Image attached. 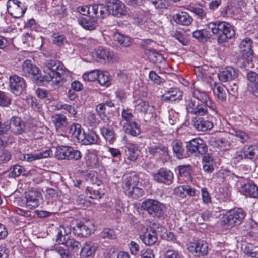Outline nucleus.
<instances>
[{"instance_id":"c9c22d12","label":"nucleus","mask_w":258,"mask_h":258,"mask_svg":"<svg viewBox=\"0 0 258 258\" xmlns=\"http://www.w3.org/2000/svg\"><path fill=\"white\" fill-rule=\"evenodd\" d=\"M51 152V150H46L37 153L26 154V161L31 162L36 160L47 158L50 156Z\"/></svg>"},{"instance_id":"72a5a7b5","label":"nucleus","mask_w":258,"mask_h":258,"mask_svg":"<svg viewBox=\"0 0 258 258\" xmlns=\"http://www.w3.org/2000/svg\"><path fill=\"white\" fill-rule=\"evenodd\" d=\"M122 127L126 134L133 136H137L141 133L139 125L135 121L123 124Z\"/></svg>"},{"instance_id":"39448f33","label":"nucleus","mask_w":258,"mask_h":258,"mask_svg":"<svg viewBox=\"0 0 258 258\" xmlns=\"http://www.w3.org/2000/svg\"><path fill=\"white\" fill-rule=\"evenodd\" d=\"M252 41L249 38H245L242 40L239 44V48L242 54L240 60L241 67L252 68L253 66L252 63L253 51L251 49Z\"/></svg>"},{"instance_id":"f3484780","label":"nucleus","mask_w":258,"mask_h":258,"mask_svg":"<svg viewBox=\"0 0 258 258\" xmlns=\"http://www.w3.org/2000/svg\"><path fill=\"white\" fill-rule=\"evenodd\" d=\"M71 230L75 235L81 237H87L94 230V226L92 223L89 222H80L75 226L72 227Z\"/></svg>"},{"instance_id":"13d9d810","label":"nucleus","mask_w":258,"mask_h":258,"mask_svg":"<svg viewBox=\"0 0 258 258\" xmlns=\"http://www.w3.org/2000/svg\"><path fill=\"white\" fill-rule=\"evenodd\" d=\"M101 236L103 238L110 239H114L116 238V235L113 230L109 228H105L101 233Z\"/></svg>"},{"instance_id":"bb28decb","label":"nucleus","mask_w":258,"mask_h":258,"mask_svg":"<svg viewBox=\"0 0 258 258\" xmlns=\"http://www.w3.org/2000/svg\"><path fill=\"white\" fill-rule=\"evenodd\" d=\"M56 231V242L58 244H63L70 238L72 230L68 227L60 226L57 229Z\"/></svg>"},{"instance_id":"a211bd4d","label":"nucleus","mask_w":258,"mask_h":258,"mask_svg":"<svg viewBox=\"0 0 258 258\" xmlns=\"http://www.w3.org/2000/svg\"><path fill=\"white\" fill-rule=\"evenodd\" d=\"M9 84L11 91L16 95L20 94L26 87L24 79L16 75L10 77Z\"/></svg>"},{"instance_id":"c85d7f7f","label":"nucleus","mask_w":258,"mask_h":258,"mask_svg":"<svg viewBox=\"0 0 258 258\" xmlns=\"http://www.w3.org/2000/svg\"><path fill=\"white\" fill-rule=\"evenodd\" d=\"M22 70L25 76L31 75L32 76H37L40 73L39 68L33 64L30 60H26L22 64Z\"/></svg>"},{"instance_id":"09e8293b","label":"nucleus","mask_w":258,"mask_h":258,"mask_svg":"<svg viewBox=\"0 0 258 258\" xmlns=\"http://www.w3.org/2000/svg\"><path fill=\"white\" fill-rule=\"evenodd\" d=\"M63 245H64L67 247H68V249L70 248L74 251H77L81 246L79 242L76 241L74 239L70 238V237L65 241Z\"/></svg>"},{"instance_id":"4468645a","label":"nucleus","mask_w":258,"mask_h":258,"mask_svg":"<svg viewBox=\"0 0 258 258\" xmlns=\"http://www.w3.org/2000/svg\"><path fill=\"white\" fill-rule=\"evenodd\" d=\"M26 207L29 209H33L38 207L42 200V195L35 190H30L25 193Z\"/></svg>"},{"instance_id":"20e7f679","label":"nucleus","mask_w":258,"mask_h":258,"mask_svg":"<svg viewBox=\"0 0 258 258\" xmlns=\"http://www.w3.org/2000/svg\"><path fill=\"white\" fill-rule=\"evenodd\" d=\"M141 207L154 218L163 217L166 212L165 205L154 199H148L145 200L142 203Z\"/></svg>"},{"instance_id":"a878e982","label":"nucleus","mask_w":258,"mask_h":258,"mask_svg":"<svg viewBox=\"0 0 258 258\" xmlns=\"http://www.w3.org/2000/svg\"><path fill=\"white\" fill-rule=\"evenodd\" d=\"M132 22L139 26H144L145 27L150 28L149 23H152L150 20L147 21L142 11L133 12L130 15Z\"/></svg>"},{"instance_id":"423d86ee","label":"nucleus","mask_w":258,"mask_h":258,"mask_svg":"<svg viewBox=\"0 0 258 258\" xmlns=\"http://www.w3.org/2000/svg\"><path fill=\"white\" fill-rule=\"evenodd\" d=\"M186 153L188 156H199L208 151L206 142L200 138H194L186 143Z\"/></svg>"},{"instance_id":"37998d69","label":"nucleus","mask_w":258,"mask_h":258,"mask_svg":"<svg viewBox=\"0 0 258 258\" xmlns=\"http://www.w3.org/2000/svg\"><path fill=\"white\" fill-rule=\"evenodd\" d=\"M52 121L56 130H58L64 126L67 123V119L63 114H56L53 116Z\"/></svg>"},{"instance_id":"338daca9","label":"nucleus","mask_w":258,"mask_h":258,"mask_svg":"<svg viewBox=\"0 0 258 258\" xmlns=\"http://www.w3.org/2000/svg\"><path fill=\"white\" fill-rule=\"evenodd\" d=\"M172 36L178 40L181 44L186 45L187 40L184 37V36L180 31H176L172 34Z\"/></svg>"},{"instance_id":"4c0bfd02","label":"nucleus","mask_w":258,"mask_h":258,"mask_svg":"<svg viewBox=\"0 0 258 258\" xmlns=\"http://www.w3.org/2000/svg\"><path fill=\"white\" fill-rule=\"evenodd\" d=\"M114 39L123 47H129L132 44V41L130 37L119 33H115L114 35Z\"/></svg>"},{"instance_id":"69168bd1","label":"nucleus","mask_w":258,"mask_h":258,"mask_svg":"<svg viewBox=\"0 0 258 258\" xmlns=\"http://www.w3.org/2000/svg\"><path fill=\"white\" fill-rule=\"evenodd\" d=\"M128 246L131 254L133 255L138 254L140 251V246L135 241H131Z\"/></svg>"},{"instance_id":"052dcab7","label":"nucleus","mask_w":258,"mask_h":258,"mask_svg":"<svg viewBox=\"0 0 258 258\" xmlns=\"http://www.w3.org/2000/svg\"><path fill=\"white\" fill-rule=\"evenodd\" d=\"M87 122L92 127L96 126L99 124V121L96 118V116L94 113H90L87 118Z\"/></svg>"},{"instance_id":"864d4df0","label":"nucleus","mask_w":258,"mask_h":258,"mask_svg":"<svg viewBox=\"0 0 258 258\" xmlns=\"http://www.w3.org/2000/svg\"><path fill=\"white\" fill-rule=\"evenodd\" d=\"M246 78L249 82V86L251 88L252 86L258 84V74L253 71H249L247 73Z\"/></svg>"},{"instance_id":"2f4dec72","label":"nucleus","mask_w":258,"mask_h":258,"mask_svg":"<svg viewBox=\"0 0 258 258\" xmlns=\"http://www.w3.org/2000/svg\"><path fill=\"white\" fill-rule=\"evenodd\" d=\"M126 155L131 161L135 162L139 156L138 146L137 145L130 143L126 146Z\"/></svg>"},{"instance_id":"7c9ffc66","label":"nucleus","mask_w":258,"mask_h":258,"mask_svg":"<svg viewBox=\"0 0 258 258\" xmlns=\"http://www.w3.org/2000/svg\"><path fill=\"white\" fill-rule=\"evenodd\" d=\"M145 54L148 57L149 60L153 63H162L164 60L162 55L155 49H146Z\"/></svg>"},{"instance_id":"cd10ccee","label":"nucleus","mask_w":258,"mask_h":258,"mask_svg":"<svg viewBox=\"0 0 258 258\" xmlns=\"http://www.w3.org/2000/svg\"><path fill=\"white\" fill-rule=\"evenodd\" d=\"M174 22L179 25L188 26L193 21L189 15L185 12H181L173 16Z\"/></svg>"},{"instance_id":"f03ea898","label":"nucleus","mask_w":258,"mask_h":258,"mask_svg":"<svg viewBox=\"0 0 258 258\" xmlns=\"http://www.w3.org/2000/svg\"><path fill=\"white\" fill-rule=\"evenodd\" d=\"M193 97L198 101L196 102L192 99L186 100V109L187 112L191 114H208V108L216 112V107L214 103L210 100L207 93L199 89H195L192 92Z\"/></svg>"},{"instance_id":"dca6fc26","label":"nucleus","mask_w":258,"mask_h":258,"mask_svg":"<svg viewBox=\"0 0 258 258\" xmlns=\"http://www.w3.org/2000/svg\"><path fill=\"white\" fill-rule=\"evenodd\" d=\"M9 129H10L15 135H21L25 131V123L20 117L13 116L10 119L9 125H7L5 127L6 132Z\"/></svg>"},{"instance_id":"9b49d317","label":"nucleus","mask_w":258,"mask_h":258,"mask_svg":"<svg viewBox=\"0 0 258 258\" xmlns=\"http://www.w3.org/2000/svg\"><path fill=\"white\" fill-rule=\"evenodd\" d=\"M157 225L154 223L152 226L142 229L140 238L147 246L154 245L158 241V234L156 228Z\"/></svg>"},{"instance_id":"aec40b11","label":"nucleus","mask_w":258,"mask_h":258,"mask_svg":"<svg viewBox=\"0 0 258 258\" xmlns=\"http://www.w3.org/2000/svg\"><path fill=\"white\" fill-rule=\"evenodd\" d=\"M154 179L157 182L167 185L172 183L173 174L170 170L164 168H160L153 175Z\"/></svg>"},{"instance_id":"79ce46f5","label":"nucleus","mask_w":258,"mask_h":258,"mask_svg":"<svg viewBox=\"0 0 258 258\" xmlns=\"http://www.w3.org/2000/svg\"><path fill=\"white\" fill-rule=\"evenodd\" d=\"M84 132L81 125L78 123L72 125L70 129V133L79 141L82 139Z\"/></svg>"},{"instance_id":"e433bc0d","label":"nucleus","mask_w":258,"mask_h":258,"mask_svg":"<svg viewBox=\"0 0 258 258\" xmlns=\"http://www.w3.org/2000/svg\"><path fill=\"white\" fill-rule=\"evenodd\" d=\"M78 23L85 29L90 31L95 29L97 25V22L90 18L80 19Z\"/></svg>"},{"instance_id":"6e6552de","label":"nucleus","mask_w":258,"mask_h":258,"mask_svg":"<svg viewBox=\"0 0 258 258\" xmlns=\"http://www.w3.org/2000/svg\"><path fill=\"white\" fill-rule=\"evenodd\" d=\"M58 160H79L81 159L82 154L81 152L70 146H59L56 149L55 154Z\"/></svg>"},{"instance_id":"603ef678","label":"nucleus","mask_w":258,"mask_h":258,"mask_svg":"<svg viewBox=\"0 0 258 258\" xmlns=\"http://www.w3.org/2000/svg\"><path fill=\"white\" fill-rule=\"evenodd\" d=\"M52 42L53 44L61 46L67 43V39L62 34L54 33L52 35Z\"/></svg>"},{"instance_id":"0e129e2a","label":"nucleus","mask_w":258,"mask_h":258,"mask_svg":"<svg viewBox=\"0 0 258 258\" xmlns=\"http://www.w3.org/2000/svg\"><path fill=\"white\" fill-rule=\"evenodd\" d=\"M164 258H181V254L178 251L173 249L167 250L164 254Z\"/></svg>"},{"instance_id":"f8f14e48","label":"nucleus","mask_w":258,"mask_h":258,"mask_svg":"<svg viewBox=\"0 0 258 258\" xmlns=\"http://www.w3.org/2000/svg\"><path fill=\"white\" fill-rule=\"evenodd\" d=\"M7 6L8 13L15 18L21 17L26 10L24 4L19 0H8Z\"/></svg>"},{"instance_id":"6e6d98bb","label":"nucleus","mask_w":258,"mask_h":258,"mask_svg":"<svg viewBox=\"0 0 258 258\" xmlns=\"http://www.w3.org/2000/svg\"><path fill=\"white\" fill-rule=\"evenodd\" d=\"M99 71L97 70H94L89 72L84 73L83 75V78L85 81H94L97 80L98 77Z\"/></svg>"},{"instance_id":"680f3d73","label":"nucleus","mask_w":258,"mask_h":258,"mask_svg":"<svg viewBox=\"0 0 258 258\" xmlns=\"http://www.w3.org/2000/svg\"><path fill=\"white\" fill-rule=\"evenodd\" d=\"M149 77L155 84H160L163 81V79L158 76L154 71H151L149 72Z\"/></svg>"},{"instance_id":"c03bdc74","label":"nucleus","mask_w":258,"mask_h":258,"mask_svg":"<svg viewBox=\"0 0 258 258\" xmlns=\"http://www.w3.org/2000/svg\"><path fill=\"white\" fill-rule=\"evenodd\" d=\"M125 194L132 199H137L144 195V191L142 188L139 187L138 186H135V187H133Z\"/></svg>"},{"instance_id":"9d476101","label":"nucleus","mask_w":258,"mask_h":258,"mask_svg":"<svg viewBox=\"0 0 258 258\" xmlns=\"http://www.w3.org/2000/svg\"><path fill=\"white\" fill-rule=\"evenodd\" d=\"M245 216V212L241 208L235 209L228 211L225 215L223 221L230 226L240 225Z\"/></svg>"},{"instance_id":"bf43d9fd","label":"nucleus","mask_w":258,"mask_h":258,"mask_svg":"<svg viewBox=\"0 0 258 258\" xmlns=\"http://www.w3.org/2000/svg\"><path fill=\"white\" fill-rule=\"evenodd\" d=\"M179 174L181 176H186L190 174L192 170L191 166L189 164L186 165H180L178 166Z\"/></svg>"},{"instance_id":"4d7b16f0","label":"nucleus","mask_w":258,"mask_h":258,"mask_svg":"<svg viewBox=\"0 0 258 258\" xmlns=\"http://www.w3.org/2000/svg\"><path fill=\"white\" fill-rule=\"evenodd\" d=\"M52 250L58 253L61 258H69V257L70 253L68 249H65L60 245L55 246Z\"/></svg>"},{"instance_id":"5701e85b","label":"nucleus","mask_w":258,"mask_h":258,"mask_svg":"<svg viewBox=\"0 0 258 258\" xmlns=\"http://www.w3.org/2000/svg\"><path fill=\"white\" fill-rule=\"evenodd\" d=\"M91 17L103 19L108 15V9L106 6L101 4L91 5Z\"/></svg>"},{"instance_id":"8fccbe9b","label":"nucleus","mask_w":258,"mask_h":258,"mask_svg":"<svg viewBox=\"0 0 258 258\" xmlns=\"http://www.w3.org/2000/svg\"><path fill=\"white\" fill-rule=\"evenodd\" d=\"M137 110L141 112L147 113L148 111H153V106L150 105L146 101L141 100L137 105Z\"/></svg>"},{"instance_id":"a18cd8bd","label":"nucleus","mask_w":258,"mask_h":258,"mask_svg":"<svg viewBox=\"0 0 258 258\" xmlns=\"http://www.w3.org/2000/svg\"><path fill=\"white\" fill-rule=\"evenodd\" d=\"M96 110L98 115L104 122H109V119L106 115V106L103 103H100L97 105Z\"/></svg>"},{"instance_id":"2eb2a0df","label":"nucleus","mask_w":258,"mask_h":258,"mask_svg":"<svg viewBox=\"0 0 258 258\" xmlns=\"http://www.w3.org/2000/svg\"><path fill=\"white\" fill-rule=\"evenodd\" d=\"M208 114H203L201 115L194 114L195 117L192 119L194 127L199 132H206L211 130L213 127V124L212 121L205 120L203 116L207 115Z\"/></svg>"},{"instance_id":"774afa93","label":"nucleus","mask_w":258,"mask_h":258,"mask_svg":"<svg viewBox=\"0 0 258 258\" xmlns=\"http://www.w3.org/2000/svg\"><path fill=\"white\" fill-rule=\"evenodd\" d=\"M140 256L141 258H155L153 250L150 248L141 250Z\"/></svg>"},{"instance_id":"b1692460","label":"nucleus","mask_w":258,"mask_h":258,"mask_svg":"<svg viewBox=\"0 0 258 258\" xmlns=\"http://www.w3.org/2000/svg\"><path fill=\"white\" fill-rule=\"evenodd\" d=\"M238 75V71L233 67H227L218 74L219 80L223 82L234 80Z\"/></svg>"},{"instance_id":"e2e57ef3","label":"nucleus","mask_w":258,"mask_h":258,"mask_svg":"<svg viewBox=\"0 0 258 258\" xmlns=\"http://www.w3.org/2000/svg\"><path fill=\"white\" fill-rule=\"evenodd\" d=\"M233 134L237 138H239L242 143L247 142L249 139V136L246 133L241 130H236L234 131Z\"/></svg>"},{"instance_id":"ea45409f","label":"nucleus","mask_w":258,"mask_h":258,"mask_svg":"<svg viewBox=\"0 0 258 258\" xmlns=\"http://www.w3.org/2000/svg\"><path fill=\"white\" fill-rule=\"evenodd\" d=\"M96 250V248L91 242H87L81 248L80 254L82 256L89 257L93 255Z\"/></svg>"},{"instance_id":"f704fd0d","label":"nucleus","mask_w":258,"mask_h":258,"mask_svg":"<svg viewBox=\"0 0 258 258\" xmlns=\"http://www.w3.org/2000/svg\"><path fill=\"white\" fill-rule=\"evenodd\" d=\"M213 92L217 96V97L220 100L224 101L226 100L227 89L222 84H214L213 88Z\"/></svg>"},{"instance_id":"c756f323","label":"nucleus","mask_w":258,"mask_h":258,"mask_svg":"<svg viewBox=\"0 0 258 258\" xmlns=\"http://www.w3.org/2000/svg\"><path fill=\"white\" fill-rule=\"evenodd\" d=\"M98 139L99 137L96 132L91 130L87 132H84L82 139H81L80 142L86 145L96 144L97 143Z\"/></svg>"},{"instance_id":"3c124183","label":"nucleus","mask_w":258,"mask_h":258,"mask_svg":"<svg viewBox=\"0 0 258 258\" xmlns=\"http://www.w3.org/2000/svg\"><path fill=\"white\" fill-rule=\"evenodd\" d=\"M97 80L100 84L108 87L110 84V78L108 72L99 73Z\"/></svg>"},{"instance_id":"412c9836","label":"nucleus","mask_w":258,"mask_h":258,"mask_svg":"<svg viewBox=\"0 0 258 258\" xmlns=\"http://www.w3.org/2000/svg\"><path fill=\"white\" fill-rule=\"evenodd\" d=\"M139 176L135 174L124 175L122 178L121 187L125 194L130 191L135 186H138Z\"/></svg>"},{"instance_id":"473e14b6","label":"nucleus","mask_w":258,"mask_h":258,"mask_svg":"<svg viewBox=\"0 0 258 258\" xmlns=\"http://www.w3.org/2000/svg\"><path fill=\"white\" fill-rule=\"evenodd\" d=\"M171 146L173 152L177 158L181 159L185 157L184 149L181 141L175 140L172 142Z\"/></svg>"},{"instance_id":"4be33fe9","label":"nucleus","mask_w":258,"mask_h":258,"mask_svg":"<svg viewBox=\"0 0 258 258\" xmlns=\"http://www.w3.org/2000/svg\"><path fill=\"white\" fill-rule=\"evenodd\" d=\"M258 156V149L254 146H250L243 151L237 152L236 153L235 158L237 161L243 159L252 160Z\"/></svg>"},{"instance_id":"f257e3e1","label":"nucleus","mask_w":258,"mask_h":258,"mask_svg":"<svg viewBox=\"0 0 258 258\" xmlns=\"http://www.w3.org/2000/svg\"><path fill=\"white\" fill-rule=\"evenodd\" d=\"M43 71L45 73L40 77L42 82H51L53 86H59L68 76V72L64 66L59 61L48 60L43 64Z\"/></svg>"},{"instance_id":"a19ab883","label":"nucleus","mask_w":258,"mask_h":258,"mask_svg":"<svg viewBox=\"0 0 258 258\" xmlns=\"http://www.w3.org/2000/svg\"><path fill=\"white\" fill-rule=\"evenodd\" d=\"M209 143L211 146L214 147H225L228 145V142L223 138L212 137L210 138Z\"/></svg>"},{"instance_id":"6ab92c4d","label":"nucleus","mask_w":258,"mask_h":258,"mask_svg":"<svg viewBox=\"0 0 258 258\" xmlns=\"http://www.w3.org/2000/svg\"><path fill=\"white\" fill-rule=\"evenodd\" d=\"M190 253L196 256L200 257L207 255L208 251V245L204 240H199L191 243L188 247Z\"/></svg>"},{"instance_id":"7ed1b4c3","label":"nucleus","mask_w":258,"mask_h":258,"mask_svg":"<svg viewBox=\"0 0 258 258\" xmlns=\"http://www.w3.org/2000/svg\"><path fill=\"white\" fill-rule=\"evenodd\" d=\"M207 28L214 35H218L217 42L221 44L227 39H231L235 35V30L230 23L225 21H217L208 24Z\"/></svg>"},{"instance_id":"ddd939ff","label":"nucleus","mask_w":258,"mask_h":258,"mask_svg":"<svg viewBox=\"0 0 258 258\" xmlns=\"http://www.w3.org/2000/svg\"><path fill=\"white\" fill-rule=\"evenodd\" d=\"M107 8L108 9V14H112L116 17L125 15L127 11L125 5L119 0H106Z\"/></svg>"},{"instance_id":"393cba45","label":"nucleus","mask_w":258,"mask_h":258,"mask_svg":"<svg viewBox=\"0 0 258 258\" xmlns=\"http://www.w3.org/2000/svg\"><path fill=\"white\" fill-rule=\"evenodd\" d=\"M182 92L177 88H170L165 91L162 98L166 101H176L181 100Z\"/></svg>"},{"instance_id":"1a4fd4ad","label":"nucleus","mask_w":258,"mask_h":258,"mask_svg":"<svg viewBox=\"0 0 258 258\" xmlns=\"http://www.w3.org/2000/svg\"><path fill=\"white\" fill-rule=\"evenodd\" d=\"M93 56L97 62L102 64L113 63L117 60V57L113 52L103 47L95 48L93 52Z\"/></svg>"},{"instance_id":"49530a36","label":"nucleus","mask_w":258,"mask_h":258,"mask_svg":"<svg viewBox=\"0 0 258 258\" xmlns=\"http://www.w3.org/2000/svg\"><path fill=\"white\" fill-rule=\"evenodd\" d=\"M208 32V30L206 29L197 30L192 33V36L199 41H202L204 39L210 37Z\"/></svg>"},{"instance_id":"58836bf2","label":"nucleus","mask_w":258,"mask_h":258,"mask_svg":"<svg viewBox=\"0 0 258 258\" xmlns=\"http://www.w3.org/2000/svg\"><path fill=\"white\" fill-rule=\"evenodd\" d=\"M242 189L246 195H249L250 197L256 198H258V187L253 183H247L244 184Z\"/></svg>"},{"instance_id":"de8ad7c7","label":"nucleus","mask_w":258,"mask_h":258,"mask_svg":"<svg viewBox=\"0 0 258 258\" xmlns=\"http://www.w3.org/2000/svg\"><path fill=\"white\" fill-rule=\"evenodd\" d=\"M121 116L122 119L120 121L121 126L133 121V118L134 116L128 110L123 109L121 112Z\"/></svg>"},{"instance_id":"5fc2aeb1","label":"nucleus","mask_w":258,"mask_h":258,"mask_svg":"<svg viewBox=\"0 0 258 258\" xmlns=\"http://www.w3.org/2000/svg\"><path fill=\"white\" fill-rule=\"evenodd\" d=\"M101 132L106 140L112 142L114 140V132L112 129L103 127L101 129Z\"/></svg>"},{"instance_id":"0eeeda50","label":"nucleus","mask_w":258,"mask_h":258,"mask_svg":"<svg viewBox=\"0 0 258 258\" xmlns=\"http://www.w3.org/2000/svg\"><path fill=\"white\" fill-rule=\"evenodd\" d=\"M149 154L158 158L163 163L168 162L170 160V155L168 146L161 144H150L148 147Z\"/></svg>"}]
</instances>
